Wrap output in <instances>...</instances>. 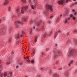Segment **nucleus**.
<instances>
[{
  "mask_svg": "<svg viewBox=\"0 0 77 77\" xmlns=\"http://www.w3.org/2000/svg\"><path fill=\"white\" fill-rule=\"evenodd\" d=\"M54 58L57 57V56H60V54H61V51L59 50H58L57 49L54 50Z\"/></svg>",
  "mask_w": 77,
  "mask_h": 77,
  "instance_id": "f257e3e1",
  "label": "nucleus"
},
{
  "mask_svg": "<svg viewBox=\"0 0 77 77\" xmlns=\"http://www.w3.org/2000/svg\"><path fill=\"white\" fill-rule=\"evenodd\" d=\"M46 8L47 9H50L51 11H53V8L51 6L47 5L46 6Z\"/></svg>",
  "mask_w": 77,
  "mask_h": 77,
  "instance_id": "f03ea898",
  "label": "nucleus"
},
{
  "mask_svg": "<svg viewBox=\"0 0 77 77\" xmlns=\"http://www.w3.org/2000/svg\"><path fill=\"white\" fill-rule=\"evenodd\" d=\"M65 0H60L58 2L59 5H63L65 3Z\"/></svg>",
  "mask_w": 77,
  "mask_h": 77,
  "instance_id": "7ed1b4c3",
  "label": "nucleus"
},
{
  "mask_svg": "<svg viewBox=\"0 0 77 77\" xmlns=\"http://www.w3.org/2000/svg\"><path fill=\"white\" fill-rule=\"evenodd\" d=\"M27 8H28V7H23L22 8V10H21V12L23 14V13H24L25 11L27 9Z\"/></svg>",
  "mask_w": 77,
  "mask_h": 77,
  "instance_id": "20e7f679",
  "label": "nucleus"
},
{
  "mask_svg": "<svg viewBox=\"0 0 77 77\" xmlns=\"http://www.w3.org/2000/svg\"><path fill=\"white\" fill-rule=\"evenodd\" d=\"M75 51L74 50H72L70 51V55H72V54L73 53H75Z\"/></svg>",
  "mask_w": 77,
  "mask_h": 77,
  "instance_id": "39448f33",
  "label": "nucleus"
},
{
  "mask_svg": "<svg viewBox=\"0 0 77 77\" xmlns=\"http://www.w3.org/2000/svg\"><path fill=\"white\" fill-rule=\"evenodd\" d=\"M8 3H9V2H8V0H5V2L4 3V5L5 6H6L8 4Z\"/></svg>",
  "mask_w": 77,
  "mask_h": 77,
  "instance_id": "423d86ee",
  "label": "nucleus"
},
{
  "mask_svg": "<svg viewBox=\"0 0 77 77\" xmlns=\"http://www.w3.org/2000/svg\"><path fill=\"white\" fill-rule=\"evenodd\" d=\"M30 5L31 7V8L32 9H34L35 8H36V5H32L31 4H30Z\"/></svg>",
  "mask_w": 77,
  "mask_h": 77,
  "instance_id": "0eeeda50",
  "label": "nucleus"
},
{
  "mask_svg": "<svg viewBox=\"0 0 77 77\" xmlns=\"http://www.w3.org/2000/svg\"><path fill=\"white\" fill-rule=\"evenodd\" d=\"M69 20H70V17H69L68 18L66 19L65 21V23H67L68 21Z\"/></svg>",
  "mask_w": 77,
  "mask_h": 77,
  "instance_id": "6e6552de",
  "label": "nucleus"
},
{
  "mask_svg": "<svg viewBox=\"0 0 77 77\" xmlns=\"http://www.w3.org/2000/svg\"><path fill=\"white\" fill-rule=\"evenodd\" d=\"M74 62H73V61H71L70 63H69L68 64L69 66H71V64L72 63H73Z\"/></svg>",
  "mask_w": 77,
  "mask_h": 77,
  "instance_id": "1a4fd4ad",
  "label": "nucleus"
},
{
  "mask_svg": "<svg viewBox=\"0 0 77 77\" xmlns=\"http://www.w3.org/2000/svg\"><path fill=\"white\" fill-rule=\"evenodd\" d=\"M72 11L73 12V14L74 15H77V12L75 11V10H73Z\"/></svg>",
  "mask_w": 77,
  "mask_h": 77,
  "instance_id": "9d476101",
  "label": "nucleus"
},
{
  "mask_svg": "<svg viewBox=\"0 0 77 77\" xmlns=\"http://www.w3.org/2000/svg\"><path fill=\"white\" fill-rule=\"evenodd\" d=\"M15 23H18V24H22V23H21V21H15Z\"/></svg>",
  "mask_w": 77,
  "mask_h": 77,
  "instance_id": "9b49d317",
  "label": "nucleus"
},
{
  "mask_svg": "<svg viewBox=\"0 0 77 77\" xmlns=\"http://www.w3.org/2000/svg\"><path fill=\"white\" fill-rule=\"evenodd\" d=\"M22 22H24V21H27V19L26 18H23L22 20Z\"/></svg>",
  "mask_w": 77,
  "mask_h": 77,
  "instance_id": "f8f14e48",
  "label": "nucleus"
},
{
  "mask_svg": "<svg viewBox=\"0 0 77 77\" xmlns=\"http://www.w3.org/2000/svg\"><path fill=\"white\" fill-rule=\"evenodd\" d=\"M20 36H19V34L16 35H15V37L17 39H19Z\"/></svg>",
  "mask_w": 77,
  "mask_h": 77,
  "instance_id": "ddd939ff",
  "label": "nucleus"
},
{
  "mask_svg": "<svg viewBox=\"0 0 77 77\" xmlns=\"http://www.w3.org/2000/svg\"><path fill=\"white\" fill-rule=\"evenodd\" d=\"M35 42H36L37 41V39H38L37 36H35Z\"/></svg>",
  "mask_w": 77,
  "mask_h": 77,
  "instance_id": "4468645a",
  "label": "nucleus"
},
{
  "mask_svg": "<svg viewBox=\"0 0 77 77\" xmlns=\"http://www.w3.org/2000/svg\"><path fill=\"white\" fill-rule=\"evenodd\" d=\"M35 24L37 26H39L40 25V23L39 22H37Z\"/></svg>",
  "mask_w": 77,
  "mask_h": 77,
  "instance_id": "2eb2a0df",
  "label": "nucleus"
},
{
  "mask_svg": "<svg viewBox=\"0 0 77 77\" xmlns=\"http://www.w3.org/2000/svg\"><path fill=\"white\" fill-rule=\"evenodd\" d=\"M53 76L55 77H59V75H57V74H54L53 75Z\"/></svg>",
  "mask_w": 77,
  "mask_h": 77,
  "instance_id": "dca6fc26",
  "label": "nucleus"
},
{
  "mask_svg": "<svg viewBox=\"0 0 77 77\" xmlns=\"http://www.w3.org/2000/svg\"><path fill=\"white\" fill-rule=\"evenodd\" d=\"M69 74V73H68V72H67V71H66L65 72V75H66L67 76V75H68Z\"/></svg>",
  "mask_w": 77,
  "mask_h": 77,
  "instance_id": "f3484780",
  "label": "nucleus"
},
{
  "mask_svg": "<svg viewBox=\"0 0 77 77\" xmlns=\"http://www.w3.org/2000/svg\"><path fill=\"white\" fill-rule=\"evenodd\" d=\"M4 77H6V76L7 75V72H5L4 73Z\"/></svg>",
  "mask_w": 77,
  "mask_h": 77,
  "instance_id": "a211bd4d",
  "label": "nucleus"
},
{
  "mask_svg": "<svg viewBox=\"0 0 77 77\" xmlns=\"http://www.w3.org/2000/svg\"><path fill=\"white\" fill-rule=\"evenodd\" d=\"M41 69L42 70H43V71H45L46 69L41 68Z\"/></svg>",
  "mask_w": 77,
  "mask_h": 77,
  "instance_id": "6ab92c4d",
  "label": "nucleus"
},
{
  "mask_svg": "<svg viewBox=\"0 0 77 77\" xmlns=\"http://www.w3.org/2000/svg\"><path fill=\"white\" fill-rule=\"evenodd\" d=\"M54 16L53 15H51L50 16V18H53V17Z\"/></svg>",
  "mask_w": 77,
  "mask_h": 77,
  "instance_id": "aec40b11",
  "label": "nucleus"
},
{
  "mask_svg": "<svg viewBox=\"0 0 77 77\" xmlns=\"http://www.w3.org/2000/svg\"><path fill=\"white\" fill-rule=\"evenodd\" d=\"M52 35V32H51L50 34H49V37L51 36Z\"/></svg>",
  "mask_w": 77,
  "mask_h": 77,
  "instance_id": "412c9836",
  "label": "nucleus"
},
{
  "mask_svg": "<svg viewBox=\"0 0 77 77\" xmlns=\"http://www.w3.org/2000/svg\"><path fill=\"white\" fill-rule=\"evenodd\" d=\"M19 9H18V8H17V10H16V12H17V13H18L19 11Z\"/></svg>",
  "mask_w": 77,
  "mask_h": 77,
  "instance_id": "4be33fe9",
  "label": "nucleus"
},
{
  "mask_svg": "<svg viewBox=\"0 0 77 77\" xmlns=\"http://www.w3.org/2000/svg\"><path fill=\"white\" fill-rule=\"evenodd\" d=\"M29 57H28L27 58H25V60H27V59H29Z\"/></svg>",
  "mask_w": 77,
  "mask_h": 77,
  "instance_id": "5701e85b",
  "label": "nucleus"
},
{
  "mask_svg": "<svg viewBox=\"0 0 77 77\" xmlns=\"http://www.w3.org/2000/svg\"><path fill=\"white\" fill-rule=\"evenodd\" d=\"M34 2L35 3H38V2H37V0H34Z\"/></svg>",
  "mask_w": 77,
  "mask_h": 77,
  "instance_id": "b1692460",
  "label": "nucleus"
},
{
  "mask_svg": "<svg viewBox=\"0 0 77 77\" xmlns=\"http://www.w3.org/2000/svg\"><path fill=\"white\" fill-rule=\"evenodd\" d=\"M5 32H6V30H5V29L3 30L2 33H4Z\"/></svg>",
  "mask_w": 77,
  "mask_h": 77,
  "instance_id": "393cba45",
  "label": "nucleus"
},
{
  "mask_svg": "<svg viewBox=\"0 0 77 77\" xmlns=\"http://www.w3.org/2000/svg\"><path fill=\"white\" fill-rule=\"evenodd\" d=\"M22 2L24 3V2H26V0H21Z\"/></svg>",
  "mask_w": 77,
  "mask_h": 77,
  "instance_id": "a878e982",
  "label": "nucleus"
},
{
  "mask_svg": "<svg viewBox=\"0 0 77 77\" xmlns=\"http://www.w3.org/2000/svg\"><path fill=\"white\" fill-rule=\"evenodd\" d=\"M8 10L9 11H11V8L9 7L8 8Z\"/></svg>",
  "mask_w": 77,
  "mask_h": 77,
  "instance_id": "bb28decb",
  "label": "nucleus"
},
{
  "mask_svg": "<svg viewBox=\"0 0 77 77\" xmlns=\"http://www.w3.org/2000/svg\"><path fill=\"white\" fill-rule=\"evenodd\" d=\"M74 4L75 5H77V2H75Z\"/></svg>",
  "mask_w": 77,
  "mask_h": 77,
  "instance_id": "cd10ccee",
  "label": "nucleus"
},
{
  "mask_svg": "<svg viewBox=\"0 0 77 77\" xmlns=\"http://www.w3.org/2000/svg\"><path fill=\"white\" fill-rule=\"evenodd\" d=\"M46 36H47V35H46V34H45L44 36H43V37H44L45 38V37H46Z\"/></svg>",
  "mask_w": 77,
  "mask_h": 77,
  "instance_id": "c85d7f7f",
  "label": "nucleus"
},
{
  "mask_svg": "<svg viewBox=\"0 0 77 77\" xmlns=\"http://www.w3.org/2000/svg\"><path fill=\"white\" fill-rule=\"evenodd\" d=\"M11 39L10 38L9 40V42H11Z\"/></svg>",
  "mask_w": 77,
  "mask_h": 77,
  "instance_id": "c756f323",
  "label": "nucleus"
},
{
  "mask_svg": "<svg viewBox=\"0 0 77 77\" xmlns=\"http://www.w3.org/2000/svg\"><path fill=\"white\" fill-rule=\"evenodd\" d=\"M16 68H19V66H18V65H17L16 66Z\"/></svg>",
  "mask_w": 77,
  "mask_h": 77,
  "instance_id": "7c9ffc66",
  "label": "nucleus"
},
{
  "mask_svg": "<svg viewBox=\"0 0 77 77\" xmlns=\"http://www.w3.org/2000/svg\"><path fill=\"white\" fill-rule=\"evenodd\" d=\"M73 20H75V17H73Z\"/></svg>",
  "mask_w": 77,
  "mask_h": 77,
  "instance_id": "2f4dec72",
  "label": "nucleus"
},
{
  "mask_svg": "<svg viewBox=\"0 0 77 77\" xmlns=\"http://www.w3.org/2000/svg\"><path fill=\"white\" fill-rule=\"evenodd\" d=\"M70 17H72V14H70Z\"/></svg>",
  "mask_w": 77,
  "mask_h": 77,
  "instance_id": "473e14b6",
  "label": "nucleus"
},
{
  "mask_svg": "<svg viewBox=\"0 0 77 77\" xmlns=\"http://www.w3.org/2000/svg\"><path fill=\"white\" fill-rule=\"evenodd\" d=\"M33 54H34V53H35V50H33Z\"/></svg>",
  "mask_w": 77,
  "mask_h": 77,
  "instance_id": "72a5a7b5",
  "label": "nucleus"
},
{
  "mask_svg": "<svg viewBox=\"0 0 77 77\" xmlns=\"http://www.w3.org/2000/svg\"><path fill=\"white\" fill-rule=\"evenodd\" d=\"M59 17L57 18V21H59Z\"/></svg>",
  "mask_w": 77,
  "mask_h": 77,
  "instance_id": "f704fd0d",
  "label": "nucleus"
},
{
  "mask_svg": "<svg viewBox=\"0 0 77 77\" xmlns=\"http://www.w3.org/2000/svg\"><path fill=\"white\" fill-rule=\"evenodd\" d=\"M3 73H2L1 75V77H3Z\"/></svg>",
  "mask_w": 77,
  "mask_h": 77,
  "instance_id": "c9c22d12",
  "label": "nucleus"
},
{
  "mask_svg": "<svg viewBox=\"0 0 77 77\" xmlns=\"http://www.w3.org/2000/svg\"><path fill=\"white\" fill-rule=\"evenodd\" d=\"M22 34H24V33H25V32H24V31H23L22 32Z\"/></svg>",
  "mask_w": 77,
  "mask_h": 77,
  "instance_id": "e433bc0d",
  "label": "nucleus"
},
{
  "mask_svg": "<svg viewBox=\"0 0 77 77\" xmlns=\"http://www.w3.org/2000/svg\"><path fill=\"white\" fill-rule=\"evenodd\" d=\"M69 0H66V2L67 3L68 2V1H69Z\"/></svg>",
  "mask_w": 77,
  "mask_h": 77,
  "instance_id": "4c0bfd02",
  "label": "nucleus"
},
{
  "mask_svg": "<svg viewBox=\"0 0 77 77\" xmlns=\"http://www.w3.org/2000/svg\"><path fill=\"white\" fill-rule=\"evenodd\" d=\"M32 29H31L30 31V33H32Z\"/></svg>",
  "mask_w": 77,
  "mask_h": 77,
  "instance_id": "58836bf2",
  "label": "nucleus"
},
{
  "mask_svg": "<svg viewBox=\"0 0 77 77\" xmlns=\"http://www.w3.org/2000/svg\"><path fill=\"white\" fill-rule=\"evenodd\" d=\"M31 62L32 63H33V62H34V61H33V60H32L31 61Z\"/></svg>",
  "mask_w": 77,
  "mask_h": 77,
  "instance_id": "ea45409f",
  "label": "nucleus"
},
{
  "mask_svg": "<svg viewBox=\"0 0 77 77\" xmlns=\"http://www.w3.org/2000/svg\"><path fill=\"white\" fill-rule=\"evenodd\" d=\"M40 77V75H38L37 76V77Z\"/></svg>",
  "mask_w": 77,
  "mask_h": 77,
  "instance_id": "a19ab883",
  "label": "nucleus"
},
{
  "mask_svg": "<svg viewBox=\"0 0 77 77\" xmlns=\"http://www.w3.org/2000/svg\"><path fill=\"white\" fill-rule=\"evenodd\" d=\"M62 14H61L60 15V18H61V17H62Z\"/></svg>",
  "mask_w": 77,
  "mask_h": 77,
  "instance_id": "79ce46f5",
  "label": "nucleus"
},
{
  "mask_svg": "<svg viewBox=\"0 0 77 77\" xmlns=\"http://www.w3.org/2000/svg\"><path fill=\"white\" fill-rule=\"evenodd\" d=\"M77 70H76L75 71V73L76 72V74H77Z\"/></svg>",
  "mask_w": 77,
  "mask_h": 77,
  "instance_id": "37998d69",
  "label": "nucleus"
},
{
  "mask_svg": "<svg viewBox=\"0 0 77 77\" xmlns=\"http://www.w3.org/2000/svg\"><path fill=\"white\" fill-rule=\"evenodd\" d=\"M10 75H12V73L10 72Z\"/></svg>",
  "mask_w": 77,
  "mask_h": 77,
  "instance_id": "c03bdc74",
  "label": "nucleus"
},
{
  "mask_svg": "<svg viewBox=\"0 0 77 77\" xmlns=\"http://www.w3.org/2000/svg\"><path fill=\"white\" fill-rule=\"evenodd\" d=\"M20 36L21 37H23V35H21Z\"/></svg>",
  "mask_w": 77,
  "mask_h": 77,
  "instance_id": "a18cd8bd",
  "label": "nucleus"
},
{
  "mask_svg": "<svg viewBox=\"0 0 77 77\" xmlns=\"http://www.w3.org/2000/svg\"><path fill=\"white\" fill-rule=\"evenodd\" d=\"M48 24H50V21H48Z\"/></svg>",
  "mask_w": 77,
  "mask_h": 77,
  "instance_id": "49530a36",
  "label": "nucleus"
},
{
  "mask_svg": "<svg viewBox=\"0 0 77 77\" xmlns=\"http://www.w3.org/2000/svg\"><path fill=\"white\" fill-rule=\"evenodd\" d=\"M44 26H43V27H42V30H43V29H44Z\"/></svg>",
  "mask_w": 77,
  "mask_h": 77,
  "instance_id": "de8ad7c7",
  "label": "nucleus"
},
{
  "mask_svg": "<svg viewBox=\"0 0 77 77\" xmlns=\"http://www.w3.org/2000/svg\"><path fill=\"white\" fill-rule=\"evenodd\" d=\"M58 32H59V33H61V32H60V30H59Z\"/></svg>",
  "mask_w": 77,
  "mask_h": 77,
  "instance_id": "09e8293b",
  "label": "nucleus"
},
{
  "mask_svg": "<svg viewBox=\"0 0 77 77\" xmlns=\"http://www.w3.org/2000/svg\"><path fill=\"white\" fill-rule=\"evenodd\" d=\"M46 51H48V49H46Z\"/></svg>",
  "mask_w": 77,
  "mask_h": 77,
  "instance_id": "8fccbe9b",
  "label": "nucleus"
},
{
  "mask_svg": "<svg viewBox=\"0 0 77 77\" xmlns=\"http://www.w3.org/2000/svg\"><path fill=\"white\" fill-rule=\"evenodd\" d=\"M20 13H19L18 14V15L19 16V15H20Z\"/></svg>",
  "mask_w": 77,
  "mask_h": 77,
  "instance_id": "3c124183",
  "label": "nucleus"
},
{
  "mask_svg": "<svg viewBox=\"0 0 77 77\" xmlns=\"http://www.w3.org/2000/svg\"><path fill=\"white\" fill-rule=\"evenodd\" d=\"M33 28L34 29H35V26H33Z\"/></svg>",
  "mask_w": 77,
  "mask_h": 77,
  "instance_id": "603ef678",
  "label": "nucleus"
},
{
  "mask_svg": "<svg viewBox=\"0 0 77 77\" xmlns=\"http://www.w3.org/2000/svg\"><path fill=\"white\" fill-rule=\"evenodd\" d=\"M9 63H8V62L7 63V64H9Z\"/></svg>",
  "mask_w": 77,
  "mask_h": 77,
  "instance_id": "864d4df0",
  "label": "nucleus"
},
{
  "mask_svg": "<svg viewBox=\"0 0 77 77\" xmlns=\"http://www.w3.org/2000/svg\"><path fill=\"white\" fill-rule=\"evenodd\" d=\"M29 2L30 3V2H31V0H29Z\"/></svg>",
  "mask_w": 77,
  "mask_h": 77,
  "instance_id": "5fc2aeb1",
  "label": "nucleus"
},
{
  "mask_svg": "<svg viewBox=\"0 0 77 77\" xmlns=\"http://www.w3.org/2000/svg\"><path fill=\"white\" fill-rule=\"evenodd\" d=\"M55 45H56V46H57V44H56Z\"/></svg>",
  "mask_w": 77,
  "mask_h": 77,
  "instance_id": "6e6d98bb",
  "label": "nucleus"
},
{
  "mask_svg": "<svg viewBox=\"0 0 77 77\" xmlns=\"http://www.w3.org/2000/svg\"><path fill=\"white\" fill-rule=\"evenodd\" d=\"M54 38H55V37H56V35H54Z\"/></svg>",
  "mask_w": 77,
  "mask_h": 77,
  "instance_id": "4d7b16f0",
  "label": "nucleus"
},
{
  "mask_svg": "<svg viewBox=\"0 0 77 77\" xmlns=\"http://www.w3.org/2000/svg\"><path fill=\"white\" fill-rule=\"evenodd\" d=\"M60 69H60V68H59V70H60Z\"/></svg>",
  "mask_w": 77,
  "mask_h": 77,
  "instance_id": "13d9d810",
  "label": "nucleus"
},
{
  "mask_svg": "<svg viewBox=\"0 0 77 77\" xmlns=\"http://www.w3.org/2000/svg\"><path fill=\"white\" fill-rule=\"evenodd\" d=\"M37 30H39V29H38Z\"/></svg>",
  "mask_w": 77,
  "mask_h": 77,
  "instance_id": "bf43d9fd",
  "label": "nucleus"
},
{
  "mask_svg": "<svg viewBox=\"0 0 77 77\" xmlns=\"http://www.w3.org/2000/svg\"><path fill=\"white\" fill-rule=\"evenodd\" d=\"M21 64H22V63H20V65H21Z\"/></svg>",
  "mask_w": 77,
  "mask_h": 77,
  "instance_id": "052dcab7",
  "label": "nucleus"
},
{
  "mask_svg": "<svg viewBox=\"0 0 77 77\" xmlns=\"http://www.w3.org/2000/svg\"><path fill=\"white\" fill-rule=\"evenodd\" d=\"M27 61V62H29V61Z\"/></svg>",
  "mask_w": 77,
  "mask_h": 77,
  "instance_id": "680f3d73",
  "label": "nucleus"
},
{
  "mask_svg": "<svg viewBox=\"0 0 77 77\" xmlns=\"http://www.w3.org/2000/svg\"><path fill=\"white\" fill-rule=\"evenodd\" d=\"M76 0H73L74 1H75Z\"/></svg>",
  "mask_w": 77,
  "mask_h": 77,
  "instance_id": "e2e57ef3",
  "label": "nucleus"
},
{
  "mask_svg": "<svg viewBox=\"0 0 77 77\" xmlns=\"http://www.w3.org/2000/svg\"><path fill=\"white\" fill-rule=\"evenodd\" d=\"M0 21H1V20H0V23H1V22H0Z\"/></svg>",
  "mask_w": 77,
  "mask_h": 77,
  "instance_id": "0e129e2a",
  "label": "nucleus"
},
{
  "mask_svg": "<svg viewBox=\"0 0 77 77\" xmlns=\"http://www.w3.org/2000/svg\"><path fill=\"white\" fill-rule=\"evenodd\" d=\"M2 31H3V30H2L1 32H2Z\"/></svg>",
  "mask_w": 77,
  "mask_h": 77,
  "instance_id": "69168bd1",
  "label": "nucleus"
},
{
  "mask_svg": "<svg viewBox=\"0 0 77 77\" xmlns=\"http://www.w3.org/2000/svg\"><path fill=\"white\" fill-rule=\"evenodd\" d=\"M51 72V71H50V72Z\"/></svg>",
  "mask_w": 77,
  "mask_h": 77,
  "instance_id": "338daca9",
  "label": "nucleus"
},
{
  "mask_svg": "<svg viewBox=\"0 0 77 77\" xmlns=\"http://www.w3.org/2000/svg\"><path fill=\"white\" fill-rule=\"evenodd\" d=\"M63 15H64V14H63Z\"/></svg>",
  "mask_w": 77,
  "mask_h": 77,
  "instance_id": "774afa93",
  "label": "nucleus"
}]
</instances>
